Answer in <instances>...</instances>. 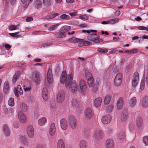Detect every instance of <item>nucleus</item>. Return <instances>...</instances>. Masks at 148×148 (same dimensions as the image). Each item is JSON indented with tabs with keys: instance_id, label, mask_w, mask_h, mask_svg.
<instances>
[{
	"instance_id": "36",
	"label": "nucleus",
	"mask_w": 148,
	"mask_h": 148,
	"mask_svg": "<svg viewBox=\"0 0 148 148\" xmlns=\"http://www.w3.org/2000/svg\"><path fill=\"white\" fill-rule=\"evenodd\" d=\"M59 25L58 24L52 25L49 27L48 30L50 31L54 30L57 28Z\"/></svg>"
},
{
	"instance_id": "18",
	"label": "nucleus",
	"mask_w": 148,
	"mask_h": 148,
	"mask_svg": "<svg viewBox=\"0 0 148 148\" xmlns=\"http://www.w3.org/2000/svg\"><path fill=\"white\" fill-rule=\"evenodd\" d=\"M60 126L62 129L65 130L68 127V123L66 120L65 119H62L60 121Z\"/></svg>"
},
{
	"instance_id": "38",
	"label": "nucleus",
	"mask_w": 148,
	"mask_h": 148,
	"mask_svg": "<svg viewBox=\"0 0 148 148\" xmlns=\"http://www.w3.org/2000/svg\"><path fill=\"white\" fill-rule=\"evenodd\" d=\"M111 99V97L109 95H107L105 97L104 102L106 104H108L110 103V101Z\"/></svg>"
},
{
	"instance_id": "2",
	"label": "nucleus",
	"mask_w": 148,
	"mask_h": 148,
	"mask_svg": "<svg viewBox=\"0 0 148 148\" xmlns=\"http://www.w3.org/2000/svg\"><path fill=\"white\" fill-rule=\"evenodd\" d=\"M103 132L102 130L98 129L94 132L93 137L95 142H97L99 141L103 138Z\"/></svg>"
},
{
	"instance_id": "7",
	"label": "nucleus",
	"mask_w": 148,
	"mask_h": 148,
	"mask_svg": "<svg viewBox=\"0 0 148 148\" xmlns=\"http://www.w3.org/2000/svg\"><path fill=\"white\" fill-rule=\"evenodd\" d=\"M122 75L121 73H118L115 76L114 79V84L116 86H119L121 83Z\"/></svg>"
},
{
	"instance_id": "27",
	"label": "nucleus",
	"mask_w": 148,
	"mask_h": 148,
	"mask_svg": "<svg viewBox=\"0 0 148 148\" xmlns=\"http://www.w3.org/2000/svg\"><path fill=\"white\" fill-rule=\"evenodd\" d=\"M57 148H65V146L63 140L60 139L58 141L57 143Z\"/></svg>"
},
{
	"instance_id": "51",
	"label": "nucleus",
	"mask_w": 148,
	"mask_h": 148,
	"mask_svg": "<svg viewBox=\"0 0 148 148\" xmlns=\"http://www.w3.org/2000/svg\"><path fill=\"white\" fill-rule=\"evenodd\" d=\"M138 49L137 48H134L131 49L130 50V55L132 54H135L138 52Z\"/></svg>"
},
{
	"instance_id": "34",
	"label": "nucleus",
	"mask_w": 148,
	"mask_h": 148,
	"mask_svg": "<svg viewBox=\"0 0 148 148\" xmlns=\"http://www.w3.org/2000/svg\"><path fill=\"white\" fill-rule=\"evenodd\" d=\"M79 145L80 148H87V143L84 140L80 141Z\"/></svg>"
},
{
	"instance_id": "57",
	"label": "nucleus",
	"mask_w": 148,
	"mask_h": 148,
	"mask_svg": "<svg viewBox=\"0 0 148 148\" xmlns=\"http://www.w3.org/2000/svg\"><path fill=\"white\" fill-rule=\"evenodd\" d=\"M145 85V82L143 80H141L140 85V89L141 90H143Z\"/></svg>"
},
{
	"instance_id": "25",
	"label": "nucleus",
	"mask_w": 148,
	"mask_h": 148,
	"mask_svg": "<svg viewBox=\"0 0 148 148\" xmlns=\"http://www.w3.org/2000/svg\"><path fill=\"white\" fill-rule=\"evenodd\" d=\"M34 7L36 9H39L42 7V3L41 0H36L34 2Z\"/></svg>"
},
{
	"instance_id": "30",
	"label": "nucleus",
	"mask_w": 148,
	"mask_h": 148,
	"mask_svg": "<svg viewBox=\"0 0 148 148\" xmlns=\"http://www.w3.org/2000/svg\"><path fill=\"white\" fill-rule=\"evenodd\" d=\"M20 140L25 146H28L29 142L27 141V138L24 136H21L20 137Z\"/></svg>"
},
{
	"instance_id": "31",
	"label": "nucleus",
	"mask_w": 148,
	"mask_h": 148,
	"mask_svg": "<svg viewBox=\"0 0 148 148\" xmlns=\"http://www.w3.org/2000/svg\"><path fill=\"white\" fill-rule=\"evenodd\" d=\"M102 102V99L100 97H99L95 100L94 103L95 106L96 107L99 106L101 104Z\"/></svg>"
},
{
	"instance_id": "50",
	"label": "nucleus",
	"mask_w": 148,
	"mask_h": 148,
	"mask_svg": "<svg viewBox=\"0 0 148 148\" xmlns=\"http://www.w3.org/2000/svg\"><path fill=\"white\" fill-rule=\"evenodd\" d=\"M79 17L80 19L82 20L85 19L87 20L89 19L88 16L86 14L80 15Z\"/></svg>"
},
{
	"instance_id": "33",
	"label": "nucleus",
	"mask_w": 148,
	"mask_h": 148,
	"mask_svg": "<svg viewBox=\"0 0 148 148\" xmlns=\"http://www.w3.org/2000/svg\"><path fill=\"white\" fill-rule=\"evenodd\" d=\"M136 103V98L134 97H132L129 101V103L131 106L133 107L135 105Z\"/></svg>"
},
{
	"instance_id": "3",
	"label": "nucleus",
	"mask_w": 148,
	"mask_h": 148,
	"mask_svg": "<svg viewBox=\"0 0 148 148\" xmlns=\"http://www.w3.org/2000/svg\"><path fill=\"white\" fill-rule=\"evenodd\" d=\"M32 79L37 84H39L42 80V76L40 73L37 71H34L32 74Z\"/></svg>"
},
{
	"instance_id": "39",
	"label": "nucleus",
	"mask_w": 148,
	"mask_h": 148,
	"mask_svg": "<svg viewBox=\"0 0 148 148\" xmlns=\"http://www.w3.org/2000/svg\"><path fill=\"white\" fill-rule=\"evenodd\" d=\"M139 78V76L138 73L137 72H135L132 81L134 80L135 81H138Z\"/></svg>"
},
{
	"instance_id": "63",
	"label": "nucleus",
	"mask_w": 148,
	"mask_h": 148,
	"mask_svg": "<svg viewBox=\"0 0 148 148\" xmlns=\"http://www.w3.org/2000/svg\"><path fill=\"white\" fill-rule=\"evenodd\" d=\"M14 128H17L19 127V124L17 122H15L14 123Z\"/></svg>"
},
{
	"instance_id": "35",
	"label": "nucleus",
	"mask_w": 148,
	"mask_h": 148,
	"mask_svg": "<svg viewBox=\"0 0 148 148\" xmlns=\"http://www.w3.org/2000/svg\"><path fill=\"white\" fill-rule=\"evenodd\" d=\"M87 83L89 88H91L93 84V77L87 79Z\"/></svg>"
},
{
	"instance_id": "16",
	"label": "nucleus",
	"mask_w": 148,
	"mask_h": 148,
	"mask_svg": "<svg viewBox=\"0 0 148 148\" xmlns=\"http://www.w3.org/2000/svg\"><path fill=\"white\" fill-rule=\"evenodd\" d=\"M56 131V128L55 124L53 123H51L50 126L49 133L51 136H53L55 134Z\"/></svg>"
},
{
	"instance_id": "46",
	"label": "nucleus",
	"mask_w": 148,
	"mask_h": 148,
	"mask_svg": "<svg viewBox=\"0 0 148 148\" xmlns=\"http://www.w3.org/2000/svg\"><path fill=\"white\" fill-rule=\"evenodd\" d=\"M143 141L145 145H148V136H145L143 138Z\"/></svg>"
},
{
	"instance_id": "41",
	"label": "nucleus",
	"mask_w": 148,
	"mask_h": 148,
	"mask_svg": "<svg viewBox=\"0 0 148 148\" xmlns=\"http://www.w3.org/2000/svg\"><path fill=\"white\" fill-rule=\"evenodd\" d=\"M58 14L57 13L48 15L46 16V18L47 19H52L54 17L58 16Z\"/></svg>"
},
{
	"instance_id": "56",
	"label": "nucleus",
	"mask_w": 148,
	"mask_h": 148,
	"mask_svg": "<svg viewBox=\"0 0 148 148\" xmlns=\"http://www.w3.org/2000/svg\"><path fill=\"white\" fill-rule=\"evenodd\" d=\"M78 42V46L79 47H82L84 45V40L83 39H79V40Z\"/></svg>"
},
{
	"instance_id": "55",
	"label": "nucleus",
	"mask_w": 148,
	"mask_h": 148,
	"mask_svg": "<svg viewBox=\"0 0 148 148\" xmlns=\"http://www.w3.org/2000/svg\"><path fill=\"white\" fill-rule=\"evenodd\" d=\"M136 28L139 30H148V28L146 27L142 26H139L138 27H136Z\"/></svg>"
},
{
	"instance_id": "37",
	"label": "nucleus",
	"mask_w": 148,
	"mask_h": 148,
	"mask_svg": "<svg viewBox=\"0 0 148 148\" xmlns=\"http://www.w3.org/2000/svg\"><path fill=\"white\" fill-rule=\"evenodd\" d=\"M21 108L23 111L24 112L26 111L27 110V105L25 103H22L20 105Z\"/></svg>"
},
{
	"instance_id": "4",
	"label": "nucleus",
	"mask_w": 148,
	"mask_h": 148,
	"mask_svg": "<svg viewBox=\"0 0 148 148\" xmlns=\"http://www.w3.org/2000/svg\"><path fill=\"white\" fill-rule=\"evenodd\" d=\"M87 38L88 40L93 41L97 43L101 42L102 41V39L99 38V35L96 34H89L87 36Z\"/></svg>"
},
{
	"instance_id": "54",
	"label": "nucleus",
	"mask_w": 148,
	"mask_h": 148,
	"mask_svg": "<svg viewBox=\"0 0 148 148\" xmlns=\"http://www.w3.org/2000/svg\"><path fill=\"white\" fill-rule=\"evenodd\" d=\"M43 2L45 5H50L51 4L50 0H43Z\"/></svg>"
},
{
	"instance_id": "29",
	"label": "nucleus",
	"mask_w": 148,
	"mask_h": 148,
	"mask_svg": "<svg viewBox=\"0 0 148 148\" xmlns=\"http://www.w3.org/2000/svg\"><path fill=\"white\" fill-rule=\"evenodd\" d=\"M71 28V27L70 26L65 25L63 26L61 28L60 31V32L64 33L67 32L70 30Z\"/></svg>"
},
{
	"instance_id": "28",
	"label": "nucleus",
	"mask_w": 148,
	"mask_h": 148,
	"mask_svg": "<svg viewBox=\"0 0 148 148\" xmlns=\"http://www.w3.org/2000/svg\"><path fill=\"white\" fill-rule=\"evenodd\" d=\"M3 130L4 134L5 136H8L10 135V131L8 126L7 125H4Z\"/></svg>"
},
{
	"instance_id": "10",
	"label": "nucleus",
	"mask_w": 148,
	"mask_h": 148,
	"mask_svg": "<svg viewBox=\"0 0 148 148\" xmlns=\"http://www.w3.org/2000/svg\"><path fill=\"white\" fill-rule=\"evenodd\" d=\"M65 95L64 92L61 91L59 92L57 95V100L59 103L63 102L64 100Z\"/></svg>"
},
{
	"instance_id": "58",
	"label": "nucleus",
	"mask_w": 148,
	"mask_h": 148,
	"mask_svg": "<svg viewBox=\"0 0 148 148\" xmlns=\"http://www.w3.org/2000/svg\"><path fill=\"white\" fill-rule=\"evenodd\" d=\"M3 108L4 113L5 114H7L8 112V110L7 107L5 105H3Z\"/></svg>"
},
{
	"instance_id": "32",
	"label": "nucleus",
	"mask_w": 148,
	"mask_h": 148,
	"mask_svg": "<svg viewBox=\"0 0 148 148\" xmlns=\"http://www.w3.org/2000/svg\"><path fill=\"white\" fill-rule=\"evenodd\" d=\"M9 86L8 81H5L4 84L3 92L5 93H7L9 91Z\"/></svg>"
},
{
	"instance_id": "23",
	"label": "nucleus",
	"mask_w": 148,
	"mask_h": 148,
	"mask_svg": "<svg viewBox=\"0 0 148 148\" xmlns=\"http://www.w3.org/2000/svg\"><path fill=\"white\" fill-rule=\"evenodd\" d=\"M85 116L86 118L90 119L93 116V113L90 108H87L85 113Z\"/></svg>"
},
{
	"instance_id": "5",
	"label": "nucleus",
	"mask_w": 148,
	"mask_h": 148,
	"mask_svg": "<svg viewBox=\"0 0 148 148\" xmlns=\"http://www.w3.org/2000/svg\"><path fill=\"white\" fill-rule=\"evenodd\" d=\"M68 121L69 125L71 129H75L76 128L77 125V122L74 116L71 115L70 116Z\"/></svg>"
},
{
	"instance_id": "47",
	"label": "nucleus",
	"mask_w": 148,
	"mask_h": 148,
	"mask_svg": "<svg viewBox=\"0 0 148 148\" xmlns=\"http://www.w3.org/2000/svg\"><path fill=\"white\" fill-rule=\"evenodd\" d=\"M14 99L13 98H10L9 99L8 103L9 106H13L14 105Z\"/></svg>"
},
{
	"instance_id": "64",
	"label": "nucleus",
	"mask_w": 148,
	"mask_h": 148,
	"mask_svg": "<svg viewBox=\"0 0 148 148\" xmlns=\"http://www.w3.org/2000/svg\"><path fill=\"white\" fill-rule=\"evenodd\" d=\"M5 48L8 50L11 47V46L8 44H5Z\"/></svg>"
},
{
	"instance_id": "43",
	"label": "nucleus",
	"mask_w": 148,
	"mask_h": 148,
	"mask_svg": "<svg viewBox=\"0 0 148 148\" xmlns=\"http://www.w3.org/2000/svg\"><path fill=\"white\" fill-rule=\"evenodd\" d=\"M72 106L74 107H77L79 106V103L76 99H73L72 100Z\"/></svg>"
},
{
	"instance_id": "21",
	"label": "nucleus",
	"mask_w": 148,
	"mask_h": 148,
	"mask_svg": "<svg viewBox=\"0 0 148 148\" xmlns=\"http://www.w3.org/2000/svg\"><path fill=\"white\" fill-rule=\"evenodd\" d=\"M143 119L141 116H138L136 118V123L138 127H141L143 125Z\"/></svg>"
},
{
	"instance_id": "53",
	"label": "nucleus",
	"mask_w": 148,
	"mask_h": 148,
	"mask_svg": "<svg viewBox=\"0 0 148 148\" xmlns=\"http://www.w3.org/2000/svg\"><path fill=\"white\" fill-rule=\"evenodd\" d=\"M60 18L62 19H69L70 16L68 15H67L65 14H63L60 16Z\"/></svg>"
},
{
	"instance_id": "26",
	"label": "nucleus",
	"mask_w": 148,
	"mask_h": 148,
	"mask_svg": "<svg viewBox=\"0 0 148 148\" xmlns=\"http://www.w3.org/2000/svg\"><path fill=\"white\" fill-rule=\"evenodd\" d=\"M47 122V119L45 117H42L38 121V124L40 126L44 125Z\"/></svg>"
},
{
	"instance_id": "6",
	"label": "nucleus",
	"mask_w": 148,
	"mask_h": 148,
	"mask_svg": "<svg viewBox=\"0 0 148 148\" xmlns=\"http://www.w3.org/2000/svg\"><path fill=\"white\" fill-rule=\"evenodd\" d=\"M125 138V129H119L117 132V139L120 141H123Z\"/></svg>"
},
{
	"instance_id": "15",
	"label": "nucleus",
	"mask_w": 148,
	"mask_h": 148,
	"mask_svg": "<svg viewBox=\"0 0 148 148\" xmlns=\"http://www.w3.org/2000/svg\"><path fill=\"white\" fill-rule=\"evenodd\" d=\"M70 89L71 91L73 93H75L77 90L78 87L76 82L73 81L71 83L70 86Z\"/></svg>"
},
{
	"instance_id": "40",
	"label": "nucleus",
	"mask_w": 148,
	"mask_h": 148,
	"mask_svg": "<svg viewBox=\"0 0 148 148\" xmlns=\"http://www.w3.org/2000/svg\"><path fill=\"white\" fill-rule=\"evenodd\" d=\"M135 128V125L132 122H130L129 125V130L132 132L134 130Z\"/></svg>"
},
{
	"instance_id": "9",
	"label": "nucleus",
	"mask_w": 148,
	"mask_h": 148,
	"mask_svg": "<svg viewBox=\"0 0 148 148\" xmlns=\"http://www.w3.org/2000/svg\"><path fill=\"white\" fill-rule=\"evenodd\" d=\"M53 81V77L52 71L51 69L48 70L47 74V78L45 79V82L47 84L51 83Z\"/></svg>"
},
{
	"instance_id": "44",
	"label": "nucleus",
	"mask_w": 148,
	"mask_h": 148,
	"mask_svg": "<svg viewBox=\"0 0 148 148\" xmlns=\"http://www.w3.org/2000/svg\"><path fill=\"white\" fill-rule=\"evenodd\" d=\"M19 73L18 72H16L13 75L12 78V81L14 83L16 81L17 78L19 77Z\"/></svg>"
},
{
	"instance_id": "60",
	"label": "nucleus",
	"mask_w": 148,
	"mask_h": 148,
	"mask_svg": "<svg viewBox=\"0 0 148 148\" xmlns=\"http://www.w3.org/2000/svg\"><path fill=\"white\" fill-rule=\"evenodd\" d=\"M9 29L10 30H15L16 29V26L14 25H11Z\"/></svg>"
},
{
	"instance_id": "11",
	"label": "nucleus",
	"mask_w": 148,
	"mask_h": 148,
	"mask_svg": "<svg viewBox=\"0 0 148 148\" xmlns=\"http://www.w3.org/2000/svg\"><path fill=\"white\" fill-rule=\"evenodd\" d=\"M128 118V111L126 109L124 110L122 112L119 119L122 122L126 121Z\"/></svg>"
},
{
	"instance_id": "24",
	"label": "nucleus",
	"mask_w": 148,
	"mask_h": 148,
	"mask_svg": "<svg viewBox=\"0 0 148 148\" xmlns=\"http://www.w3.org/2000/svg\"><path fill=\"white\" fill-rule=\"evenodd\" d=\"M42 95L43 99L47 100L48 99V91L46 88H44L42 91Z\"/></svg>"
},
{
	"instance_id": "42",
	"label": "nucleus",
	"mask_w": 148,
	"mask_h": 148,
	"mask_svg": "<svg viewBox=\"0 0 148 148\" xmlns=\"http://www.w3.org/2000/svg\"><path fill=\"white\" fill-rule=\"evenodd\" d=\"M79 40V39L73 37L69 39V41L70 42L75 43L78 42Z\"/></svg>"
},
{
	"instance_id": "20",
	"label": "nucleus",
	"mask_w": 148,
	"mask_h": 148,
	"mask_svg": "<svg viewBox=\"0 0 148 148\" xmlns=\"http://www.w3.org/2000/svg\"><path fill=\"white\" fill-rule=\"evenodd\" d=\"M141 105L142 107L146 108L148 107V97H144L142 99L141 103Z\"/></svg>"
},
{
	"instance_id": "49",
	"label": "nucleus",
	"mask_w": 148,
	"mask_h": 148,
	"mask_svg": "<svg viewBox=\"0 0 148 148\" xmlns=\"http://www.w3.org/2000/svg\"><path fill=\"white\" fill-rule=\"evenodd\" d=\"M118 21L119 19L117 18H115L114 19H111L108 20L109 24H114L118 22Z\"/></svg>"
},
{
	"instance_id": "45",
	"label": "nucleus",
	"mask_w": 148,
	"mask_h": 148,
	"mask_svg": "<svg viewBox=\"0 0 148 148\" xmlns=\"http://www.w3.org/2000/svg\"><path fill=\"white\" fill-rule=\"evenodd\" d=\"M56 37L57 38H63L64 37V34L62 33H56L55 34Z\"/></svg>"
},
{
	"instance_id": "62",
	"label": "nucleus",
	"mask_w": 148,
	"mask_h": 148,
	"mask_svg": "<svg viewBox=\"0 0 148 148\" xmlns=\"http://www.w3.org/2000/svg\"><path fill=\"white\" fill-rule=\"evenodd\" d=\"M97 86L96 84H94L92 90L94 92H96L97 90Z\"/></svg>"
},
{
	"instance_id": "19",
	"label": "nucleus",
	"mask_w": 148,
	"mask_h": 148,
	"mask_svg": "<svg viewBox=\"0 0 148 148\" xmlns=\"http://www.w3.org/2000/svg\"><path fill=\"white\" fill-rule=\"evenodd\" d=\"M106 148H114V143L112 139H108L106 142Z\"/></svg>"
},
{
	"instance_id": "8",
	"label": "nucleus",
	"mask_w": 148,
	"mask_h": 148,
	"mask_svg": "<svg viewBox=\"0 0 148 148\" xmlns=\"http://www.w3.org/2000/svg\"><path fill=\"white\" fill-rule=\"evenodd\" d=\"M27 132L28 136L30 138H32L34 135V129L33 126L31 125H28Z\"/></svg>"
},
{
	"instance_id": "13",
	"label": "nucleus",
	"mask_w": 148,
	"mask_h": 148,
	"mask_svg": "<svg viewBox=\"0 0 148 148\" xmlns=\"http://www.w3.org/2000/svg\"><path fill=\"white\" fill-rule=\"evenodd\" d=\"M124 103L123 99L121 97H120L116 103V108L118 110H121L123 108Z\"/></svg>"
},
{
	"instance_id": "12",
	"label": "nucleus",
	"mask_w": 148,
	"mask_h": 148,
	"mask_svg": "<svg viewBox=\"0 0 148 148\" xmlns=\"http://www.w3.org/2000/svg\"><path fill=\"white\" fill-rule=\"evenodd\" d=\"M111 119V117L109 114L103 116L101 118L102 123L105 124H107L110 123Z\"/></svg>"
},
{
	"instance_id": "52",
	"label": "nucleus",
	"mask_w": 148,
	"mask_h": 148,
	"mask_svg": "<svg viewBox=\"0 0 148 148\" xmlns=\"http://www.w3.org/2000/svg\"><path fill=\"white\" fill-rule=\"evenodd\" d=\"M85 74L87 79L92 77V74L87 71H85Z\"/></svg>"
},
{
	"instance_id": "48",
	"label": "nucleus",
	"mask_w": 148,
	"mask_h": 148,
	"mask_svg": "<svg viewBox=\"0 0 148 148\" xmlns=\"http://www.w3.org/2000/svg\"><path fill=\"white\" fill-rule=\"evenodd\" d=\"M97 51L100 53H106L108 52V50L107 49L99 48L97 49Z\"/></svg>"
},
{
	"instance_id": "14",
	"label": "nucleus",
	"mask_w": 148,
	"mask_h": 148,
	"mask_svg": "<svg viewBox=\"0 0 148 148\" xmlns=\"http://www.w3.org/2000/svg\"><path fill=\"white\" fill-rule=\"evenodd\" d=\"M14 91L15 95L17 97H18L19 95H22L23 94V91L20 85H18L14 89Z\"/></svg>"
},
{
	"instance_id": "61",
	"label": "nucleus",
	"mask_w": 148,
	"mask_h": 148,
	"mask_svg": "<svg viewBox=\"0 0 148 148\" xmlns=\"http://www.w3.org/2000/svg\"><path fill=\"white\" fill-rule=\"evenodd\" d=\"M19 33V32H16L15 33H10L9 34L13 37H15L16 36V35L17 34H18Z\"/></svg>"
},
{
	"instance_id": "22",
	"label": "nucleus",
	"mask_w": 148,
	"mask_h": 148,
	"mask_svg": "<svg viewBox=\"0 0 148 148\" xmlns=\"http://www.w3.org/2000/svg\"><path fill=\"white\" fill-rule=\"evenodd\" d=\"M79 86L82 91L84 92L86 90L87 86L85 81L83 79H81L79 82Z\"/></svg>"
},
{
	"instance_id": "1",
	"label": "nucleus",
	"mask_w": 148,
	"mask_h": 148,
	"mask_svg": "<svg viewBox=\"0 0 148 148\" xmlns=\"http://www.w3.org/2000/svg\"><path fill=\"white\" fill-rule=\"evenodd\" d=\"M73 78L71 74L67 75L66 71H63L60 77V81L62 84L65 83V86H68L71 83Z\"/></svg>"
},
{
	"instance_id": "17",
	"label": "nucleus",
	"mask_w": 148,
	"mask_h": 148,
	"mask_svg": "<svg viewBox=\"0 0 148 148\" xmlns=\"http://www.w3.org/2000/svg\"><path fill=\"white\" fill-rule=\"evenodd\" d=\"M18 117L21 123H25L27 121V118L26 116L21 111L18 112Z\"/></svg>"
},
{
	"instance_id": "59",
	"label": "nucleus",
	"mask_w": 148,
	"mask_h": 148,
	"mask_svg": "<svg viewBox=\"0 0 148 148\" xmlns=\"http://www.w3.org/2000/svg\"><path fill=\"white\" fill-rule=\"evenodd\" d=\"M138 81H132V86L134 87H135L137 85L138 83Z\"/></svg>"
}]
</instances>
